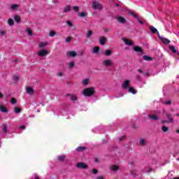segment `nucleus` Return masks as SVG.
I'll use <instances>...</instances> for the list:
<instances>
[{
	"instance_id": "obj_39",
	"label": "nucleus",
	"mask_w": 179,
	"mask_h": 179,
	"mask_svg": "<svg viewBox=\"0 0 179 179\" xmlns=\"http://www.w3.org/2000/svg\"><path fill=\"white\" fill-rule=\"evenodd\" d=\"M105 55H106V57H110V55H111V50H107L105 52Z\"/></svg>"
},
{
	"instance_id": "obj_56",
	"label": "nucleus",
	"mask_w": 179,
	"mask_h": 179,
	"mask_svg": "<svg viewBox=\"0 0 179 179\" xmlns=\"http://www.w3.org/2000/svg\"><path fill=\"white\" fill-rule=\"evenodd\" d=\"M138 72H139L140 73H142V69H138Z\"/></svg>"
},
{
	"instance_id": "obj_13",
	"label": "nucleus",
	"mask_w": 179,
	"mask_h": 179,
	"mask_svg": "<svg viewBox=\"0 0 179 179\" xmlns=\"http://www.w3.org/2000/svg\"><path fill=\"white\" fill-rule=\"evenodd\" d=\"M134 51L136 52H140L141 54H143V50H142V48L139 46H134L133 48Z\"/></svg>"
},
{
	"instance_id": "obj_44",
	"label": "nucleus",
	"mask_w": 179,
	"mask_h": 179,
	"mask_svg": "<svg viewBox=\"0 0 179 179\" xmlns=\"http://www.w3.org/2000/svg\"><path fill=\"white\" fill-rule=\"evenodd\" d=\"M5 34H6V32L3 29H0V36H5Z\"/></svg>"
},
{
	"instance_id": "obj_31",
	"label": "nucleus",
	"mask_w": 179,
	"mask_h": 179,
	"mask_svg": "<svg viewBox=\"0 0 179 179\" xmlns=\"http://www.w3.org/2000/svg\"><path fill=\"white\" fill-rule=\"evenodd\" d=\"M89 82H90V80L89 78H86L83 80V85L84 86H87V85H89Z\"/></svg>"
},
{
	"instance_id": "obj_16",
	"label": "nucleus",
	"mask_w": 179,
	"mask_h": 179,
	"mask_svg": "<svg viewBox=\"0 0 179 179\" xmlns=\"http://www.w3.org/2000/svg\"><path fill=\"white\" fill-rule=\"evenodd\" d=\"M109 169L111 171H118V170H120V166L117 165H111Z\"/></svg>"
},
{
	"instance_id": "obj_29",
	"label": "nucleus",
	"mask_w": 179,
	"mask_h": 179,
	"mask_svg": "<svg viewBox=\"0 0 179 179\" xmlns=\"http://www.w3.org/2000/svg\"><path fill=\"white\" fill-rule=\"evenodd\" d=\"M143 59H144V61H152L153 58H152L148 55H144L143 57Z\"/></svg>"
},
{
	"instance_id": "obj_57",
	"label": "nucleus",
	"mask_w": 179,
	"mask_h": 179,
	"mask_svg": "<svg viewBox=\"0 0 179 179\" xmlns=\"http://www.w3.org/2000/svg\"><path fill=\"white\" fill-rule=\"evenodd\" d=\"M2 97H3V94H2V93L0 92V99H2Z\"/></svg>"
},
{
	"instance_id": "obj_32",
	"label": "nucleus",
	"mask_w": 179,
	"mask_h": 179,
	"mask_svg": "<svg viewBox=\"0 0 179 179\" xmlns=\"http://www.w3.org/2000/svg\"><path fill=\"white\" fill-rule=\"evenodd\" d=\"M86 16H87V13H86L85 12H81V13H78L79 17H86Z\"/></svg>"
},
{
	"instance_id": "obj_46",
	"label": "nucleus",
	"mask_w": 179,
	"mask_h": 179,
	"mask_svg": "<svg viewBox=\"0 0 179 179\" xmlns=\"http://www.w3.org/2000/svg\"><path fill=\"white\" fill-rule=\"evenodd\" d=\"M92 174H97L99 173V171L96 169H93L92 170Z\"/></svg>"
},
{
	"instance_id": "obj_11",
	"label": "nucleus",
	"mask_w": 179,
	"mask_h": 179,
	"mask_svg": "<svg viewBox=\"0 0 179 179\" xmlns=\"http://www.w3.org/2000/svg\"><path fill=\"white\" fill-rule=\"evenodd\" d=\"M116 19H117V22L119 23H121L122 24H124V23H125L127 22L125 18H124L123 17L120 16V15L117 16Z\"/></svg>"
},
{
	"instance_id": "obj_35",
	"label": "nucleus",
	"mask_w": 179,
	"mask_h": 179,
	"mask_svg": "<svg viewBox=\"0 0 179 179\" xmlns=\"http://www.w3.org/2000/svg\"><path fill=\"white\" fill-rule=\"evenodd\" d=\"M149 29L150 30L151 33H156V31H157V29L152 26H150Z\"/></svg>"
},
{
	"instance_id": "obj_60",
	"label": "nucleus",
	"mask_w": 179,
	"mask_h": 179,
	"mask_svg": "<svg viewBox=\"0 0 179 179\" xmlns=\"http://www.w3.org/2000/svg\"><path fill=\"white\" fill-rule=\"evenodd\" d=\"M35 179H39V178H38V176H36V177H35Z\"/></svg>"
},
{
	"instance_id": "obj_38",
	"label": "nucleus",
	"mask_w": 179,
	"mask_h": 179,
	"mask_svg": "<svg viewBox=\"0 0 179 179\" xmlns=\"http://www.w3.org/2000/svg\"><path fill=\"white\" fill-rule=\"evenodd\" d=\"M92 34H93V32H92V31H87V38H89L90 37H92Z\"/></svg>"
},
{
	"instance_id": "obj_54",
	"label": "nucleus",
	"mask_w": 179,
	"mask_h": 179,
	"mask_svg": "<svg viewBox=\"0 0 179 179\" xmlns=\"http://www.w3.org/2000/svg\"><path fill=\"white\" fill-rule=\"evenodd\" d=\"M94 162H95V163H99V158H95Z\"/></svg>"
},
{
	"instance_id": "obj_51",
	"label": "nucleus",
	"mask_w": 179,
	"mask_h": 179,
	"mask_svg": "<svg viewBox=\"0 0 179 179\" xmlns=\"http://www.w3.org/2000/svg\"><path fill=\"white\" fill-rule=\"evenodd\" d=\"M19 129H22V130L26 129V126L20 125V126L19 127Z\"/></svg>"
},
{
	"instance_id": "obj_18",
	"label": "nucleus",
	"mask_w": 179,
	"mask_h": 179,
	"mask_svg": "<svg viewBox=\"0 0 179 179\" xmlns=\"http://www.w3.org/2000/svg\"><path fill=\"white\" fill-rule=\"evenodd\" d=\"M0 111L1 113H8V108H6L2 103H0Z\"/></svg>"
},
{
	"instance_id": "obj_22",
	"label": "nucleus",
	"mask_w": 179,
	"mask_h": 179,
	"mask_svg": "<svg viewBox=\"0 0 179 179\" xmlns=\"http://www.w3.org/2000/svg\"><path fill=\"white\" fill-rule=\"evenodd\" d=\"M139 145H141V146H145V145H146V139L143 138H140Z\"/></svg>"
},
{
	"instance_id": "obj_50",
	"label": "nucleus",
	"mask_w": 179,
	"mask_h": 179,
	"mask_svg": "<svg viewBox=\"0 0 179 179\" xmlns=\"http://www.w3.org/2000/svg\"><path fill=\"white\" fill-rule=\"evenodd\" d=\"M71 40H72V38L71 37L66 38V43H70Z\"/></svg>"
},
{
	"instance_id": "obj_27",
	"label": "nucleus",
	"mask_w": 179,
	"mask_h": 179,
	"mask_svg": "<svg viewBox=\"0 0 179 179\" xmlns=\"http://www.w3.org/2000/svg\"><path fill=\"white\" fill-rule=\"evenodd\" d=\"M99 51H100V48L99 46H95L93 50H92V52L94 54H97V52H99Z\"/></svg>"
},
{
	"instance_id": "obj_48",
	"label": "nucleus",
	"mask_w": 179,
	"mask_h": 179,
	"mask_svg": "<svg viewBox=\"0 0 179 179\" xmlns=\"http://www.w3.org/2000/svg\"><path fill=\"white\" fill-rule=\"evenodd\" d=\"M73 9L74 12H79V7H78V6H73Z\"/></svg>"
},
{
	"instance_id": "obj_30",
	"label": "nucleus",
	"mask_w": 179,
	"mask_h": 179,
	"mask_svg": "<svg viewBox=\"0 0 179 179\" xmlns=\"http://www.w3.org/2000/svg\"><path fill=\"white\" fill-rule=\"evenodd\" d=\"M3 132H4V134H7L8 133V126L6 125V124H3Z\"/></svg>"
},
{
	"instance_id": "obj_33",
	"label": "nucleus",
	"mask_w": 179,
	"mask_h": 179,
	"mask_svg": "<svg viewBox=\"0 0 179 179\" xmlns=\"http://www.w3.org/2000/svg\"><path fill=\"white\" fill-rule=\"evenodd\" d=\"M14 20H15V21L16 22V23H20V20H21L20 16H19V15H15V16L14 17Z\"/></svg>"
},
{
	"instance_id": "obj_59",
	"label": "nucleus",
	"mask_w": 179,
	"mask_h": 179,
	"mask_svg": "<svg viewBox=\"0 0 179 179\" xmlns=\"http://www.w3.org/2000/svg\"><path fill=\"white\" fill-rule=\"evenodd\" d=\"M122 139H124V136H122L119 138L120 141H122Z\"/></svg>"
},
{
	"instance_id": "obj_45",
	"label": "nucleus",
	"mask_w": 179,
	"mask_h": 179,
	"mask_svg": "<svg viewBox=\"0 0 179 179\" xmlns=\"http://www.w3.org/2000/svg\"><path fill=\"white\" fill-rule=\"evenodd\" d=\"M13 80L15 83L18 82L19 81V76H14Z\"/></svg>"
},
{
	"instance_id": "obj_20",
	"label": "nucleus",
	"mask_w": 179,
	"mask_h": 179,
	"mask_svg": "<svg viewBox=\"0 0 179 179\" xmlns=\"http://www.w3.org/2000/svg\"><path fill=\"white\" fill-rule=\"evenodd\" d=\"M167 120H163L162 122H166V123H169V122H173V117H171V115H167Z\"/></svg>"
},
{
	"instance_id": "obj_2",
	"label": "nucleus",
	"mask_w": 179,
	"mask_h": 179,
	"mask_svg": "<svg viewBox=\"0 0 179 179\" xmlns=\"http://www.w3.org/2000/svg\"><path fill=\"white\" fill-rule=\"evenodd\" d=\"M92 9L94 10H101V9H103V6L100 4V2L94 1L92 2Z\"/></svg>"
},
{
	"instance_id": "obj_14",
	"label": "nucleus",
	"mask_w": 179,
	"mask_h": 179,
	"mask_svg": "<svg viewBox=\"0 0 179 179\" xmlns=\"http://www.w3.org/2000/svg\"><path fill=\"white\" fill-rule=\"evenodd\" d=\"M26 92L27 93H28V94H30V95L34 94V90H33V88L31 87H27Z\"/></svg>"
},
{
	"instance_id": "obj_26",
	"label": "nucleus",
	"mask_w": 179,
	"mask_h": 179,
	"mask_svg": "<svg viewBox=\"0 0 179 179\" xmlns=\"http://www.w3.org/2000/svg\"><path fill=\"white\" fill-rule=\"evenodd\" d=\"M25 33L28 34V36H33V31H31V29L27 28L25 30Z\"/></svg>"
},
{
	"instance_id": "obj_25",
	"label": "nucleus",
	"mask_w": 179,
	"mask_h": 179,
	"mask_svg": "<svg viewBox=\"0 0 179 179\" xmlns=\"http://www.w3.org/2000/svg\"><path fill=\"white\" fill-rule=\"evenodd\" d=\"M149 120H152L153 121L157 120V116L156 115H148Z\"/></svg>"
},
{
	"instance_id": "obj_41",
	"label": "nucleus",
	"mask_w": 179,
	"mask_h": 179,
	"mask_svg": "<svg viewBox=\"0 0 179 179\" xmlns=\"http://www.w3.org/2000/svg\"><path fill=\"white\" fill-rule=\"evenodd\" d=\"M66 24L69 26V27H72L73 26V24L69 20L66 22Z\"/></svg>"
},
{
	"instance_id": "obj_53",
	"label": "nucleus",
	"mask_w": 179,
	"mask_h": 179,
	"mask_svg": "<svg viewBox=\"0 0 179 179\" xmlns=\"http://www.w3.org/2000/svg\"><path fill=\"white\" fill-rule=\"evenodd\" d=\"M95 179H104L103 176H97L95 178Z\"/></svg>"
},
{
	"instance_id": "obj_58",
	"label": "nucleus",
	"mask_w": 179,
	"mask_h": 179,
	"mask_svg": "<svg viewBox=\"0 0 179 179\" xmlns=\"http://www.w3.org/2000/svg\"><path fill=\"white\" fill-rule=\"evenodd\" d=\"M124 96V94L121 93L120 96H119L118 97H123Z\"/></svg>"
},
{
	"instance_id": "obj_7",
	"label": "nucleus",
	"mask_w": 179,
	"mask_h": 179,
	"mask_svg": "<svg viewBox=\"0 0 179 179\" xmlns=\"http://www.w3.org/2000/svg\"><path fill=\"white\" fill-rule=\"evenodd\" d=\"M38 57H45V55H48V50L43 49L38 51Z\"/></svg>"
},
{
	"instance_id": "obj_34",
	"label": "nucleus",
	"mask_w": 179,
	"mask_h": 179,
	"mask_svg": "<svg viewBox=\"0 0 179 179\" xmlns=\"http://www.w3.org/2000/svg\"><path fill=\"white\" fill-rule=\"evenodd\" d=\"M14 111H15V114H20V113L22 112V109L19 107H15L14 108Z\"/></svg>"
},
{
	"instance_id": "obj_61",
	"label": "nucleus",
	"mask_w": 179,
	"mask_h": 179,
	"mask_svg": "<svg viewBox=\"0 0 179 179\" xmlns=\"http://www.w3.org/2000/svg\"><path fill=\"white\" fill-rule=\"evenodd\" d=\"M116 6H119V5H118V4H116Z\"/></svg>"
},
{
	"instance_id": "obj_8",
	"label": "nucleus",
	"mask_w": 179,
	"mask_h": 179,
	"mask_svg": "<svg viewBox=\"0 0 179 179\" xmlns=\"http://www.w3.org/2000/svg\"><path fill=\"white\" fill-rule=\"evenodd\" d=\"M76 167H78V169H83L84 170L87 169V165L83 162L78 163L76 164Z\"/></svg>"
},
{
	"instance_id": "obj_9",
	"label": "nucleus",
	"mask_w": 179,
	"mask_h": 179,
	"mask_svg": "<svg viewBox=\"0 0 179 179\" xmlns=\"http://www.w3.org/2000/svg\"><path fill=\"white\" fill-rule=\"evenodd\" d=\"M66 96L67 97H69L72 101H76V100H78V96H76V94H67Z\"/></svg>"
},
{
	"instance_id": "obj_37",
	"label": "nucleus",
	"mask_w": 179,
	"mask_h": 179,
	"mask_svg": "<svg viewBox=\"0 0 179 179\" xmlns=\"http://www.w3.org/2000/svg\"><path fill=\"white\" fill-rule=\"evenodd\" d=\"M70 10H71V6H66L64 9V13H66L69 12Z\"/></svg>"
},
{
	"instance_id": "obj_3",
	"label": "nucleus",
	"mask_w": 179,
	"mask_h": 179,
	"mask_svg": "<svg viewBox=\"0 0 179 179\" xmlns=\"http://www.w3.org/2000/svg\"><path fill=\"white\" fill-rule=\"evenodd\" d=\"M122 87L123 90H128L131 87V80H125L122 83Z\"/></svg>"
},
{
	"instance_id": "obj_17",
	"label": "nucleus",
	"mask_w": 179,
	"mask_h": 179,
	"mask_svg": "<svg viewBox=\"0 0 179 179\" xmlns=\"http://www.w3.org/2000/svg\"><path fill=\"white\" fill-rule=\"evenodd\" d=\"M158 37L160 38L161 41H162V43H163L164 44H169V43H170V41H169V39L164 38L160 36L159 35V33H158Z\"/></svg>"
},
{
	"instance_id": "obj_21",
	"label": "nucleus",
	"mask_w": 179,
	"mask_h": 179,
	"mask_svg": "<svg viewBox=\"0 0 179 179\" xmlns=\"http://www.w3.org/2000/svg\"><path fill=\"white\" fill-rule=\"evenodd\" d=\"M48 45V42H41L38 45L39 48H44Z\"/></svg>"
},
{
	"instance_id": "obj_1",
	"label": "nucleus",
	"mask_w": 179,
	"mask_h": 179,
	"mask_svg": "<svg viewBox=\"0 0 179 179\" xmlns=\"http://www.w3.org/2000/svg\"><path fill=\"white\" fill-rule=\"evenodd\" d=\"M83 93L84 96H86L87 97L93 96L94 94V87L85 89Z\"/></svg>"
},
{
	"instance_id": "obj_12",
	"label": "nucleus",
	"mask_w": 179,
	"mask_h": 179,
	"mask_svg": "<svg viewBox=\"0 0 179 179\" xmlns=\"http://www.w3.org/2000/svg\"><path fill=\"white\" fill-rule=\"evenodd\" d=\"M129 15H131V16H133V17H135L136 19H137L138 23H140V24H143V21L139 20V18L136 16V15L135 13H134V12L132 11H129Z\"/></svg>"
},
{
	"instance_id": "obj_6",
	"label": "nucleus",
	"mask_w": 179,
	"mask_h": 179,
	"mask_svg": "<svg viewBox=\"0 0 179 179\" xmlns=\"http://www.w3.org/2000/svg\"><path fill=\"white\" fill-rule=\"evenodd\" d=\"M122 40L124 43L125 45H129V47L134 45V41H131L130 39L123 38Z\"/></svg>"
},
{
	"instance_id": "obj_4",
	"label": "nucleus",
	"mask_w": 179,
	"mask_h": 179,
	"mask_svg": "<svg viewBox=\"0 0 179 179\" xmlns=\"http://www.w3.org/2000/svg\"><path fill=\"white\" fill-rule=\"evenodd\" d=\"M102 65H103V66H106V67L113 66V61L109 59H105L102 62Z\"/></svg>"
},
{
	"instance_id": "obj_47",
	"label": "nucleus",
	"mask_w": 179,
	"mask_h": 179,
	"mask_svg": "<svg viewBox=\"0 0 179 179\" xmlns=\"http://www.w3.org/2000/svg\"><path fill=\"white\" fill-rule=\"evenodd\" d=\"M164 104H166V106H170V104H171V101H166L165 102H164Z\"/></svg>"
},
{
	"instance_id": "obj_19",
	"label": "nucleus",
	"mask_w": 179,
	"mask_h": 179,
	"mask_svg": "<svg viewBox=\"0 0 179 179\" xmlns=\"http://www.w3.org/2000/svg\"><path fill=\"white\" fill-rule=\"evenodd\" d=\"M106 41H107V38H106V37L104 36H101L99 38V43L101 44V45H104V44H106Z\"/></svg>"
},
{
	"instance_id": "obj_10",
	"label": "nucleus",
	"mask_w": 179,
	"mask_h": 179,
	"mask_svg": "<svg viewBox=\"0 0 179 179\" xmlns=\"http://www.w3.org/2000/svg\"><path fill=\"white\" fill-rule=\"evenodd\" d=\"M66 55L67 57H71L72 58H75V57L78 55V53H76V51L71 50V51L67 52Z\"/></svg>"
},
{
	"instance_id": "obj_24",
	"label": "nucleus",
	"mask_w": 179,
	"mask_h": 179,
	"mask_svg": "<svg viewBox=\"0 0 179 179\" xmlns=\"http://www.w3.org/2000/svg\"><path fill=\"white\" fill-rule=\"evenodd\" d=\"M76 150L78 152H84V150H86V147H83V146H80V147H78Z\"/></svg>"
},
{
	"instance_id": "obj_42",
	"label": "nucleus",
	"mask_w": 179,
	"mask_h": 179,
	"mask_svg": "<svg viewBox=\"0 0 179 179\" xmlns=\"http://www.w3.org/2000/svg\"><path fill=\"white\" fill-rule=\"evenodd\" d=\"M162 131H163V132H167L169 131V127H167L166 126H163Z\"/></svg>"
},
{
	"instance_id": "obj_36",
	"label": "nucleus",
	"mask_w": 179,
	"mask_h": 179,
	"mask_svg": "<svg viewBox=\"0 0 179 179\" xmlns=\"http://www.w3.org/2000/svg\"><path fill=\"white\" fill-rule=\"evenodd\" d=\"M75 66V62L71 61L69 63V69H72Z\"/></svg>"
},
{
	"instance_id": "obj_49",
	"label": "nucleus",
	"mask_w": 179,
	"mask_h": 179,
	"mask_svg": "<svg viewBox=\"0 0 179 179\" xmlns=\"http://www.w3.org/2000/svg\"><path fill=\"white\" fill-rule=\"evenodd\" d=\"M16 101H17L16 99L12 98L10 103H11V104H16Z\"/></svg>"
},
{
	"instance_id": "obj_23",
	"label": "nucleus",
	"mask_w": 179,
	"mask_h": 179,
	"mask_svg": "<svg viewBox=\"0 0 179 179\" xmlns=\"http://www.w3.org/2000/svg\"><path fill=\"white\" fill-rule=\"evenodd\" d=\"M66 156L64 155H59V156L57 157V160H58L59 162H64V161L65 160V158H66Z\"/></svg>"
},
{
	"instance_id": "obj_28",
	"label": "nucleus",
	"mask_w": 179,
	"mask_h": 179,
	"mask_svg": "<svg viewBox=\"0 0 179 179\" xmlns=\"http://www.w3.org/2000/svg\"><path fill=\"white\" fill-rule=\"evenodd\" d=\"M8 24H9V26H13V24H15V20L12 18H9L8 20Z\"/></svg>"
},
{
	"instance_id": "obj_15",
	"label": "nucleus",
	"mask_w": 179,
	"mask_h": 179,
	"mask_svg": "<svg viewBox=\"0 0 179 179\" xmlns=\"http://www.w3.org/2000/svg\"><path fill=\"white\" fill-rule=\"evenodd\" d=\"M129 93H131V94H136L138 93V90L136 89H134V87H131L127 90Z\"/></svg>"
},
{
	"instance_id": "obj_43",
	"label": "nucleus",
	"mask_w": 179,
	"mask_h": 179,
	"mask_svg": "<svg viewBox=\"0 0 179 179\" xmlns=\"http://www.w3.org/2000/svg\"><path fill=\"white\" fill-rule=\"evenodd\" d=\"M55 31H50V33H49V36H50V37H54V36H55Z\"/></svg>"
},
{
	"instance_id": "obj_55",
	"label": "nucleus",
	"mask_w": 179,
	"mask_h": 179,
	"mask_svg": "<svg viewBox=\"0 0 179 179\" xmlns=\"http://www.w3.org/2000/svg\"><path fill=\"white\" fill-rule=\"evenodd\" d=\"M147 171H148V173H150V171H152V168H149Z\"/></svg>"
},
{
	"instance_id": "obj_40",
	"label": "nucleus",
	"mask_w": 179,
	"mask_h": 179,
	"mask_svg": "<svg viewBox=\"0 0 179 179\" xmlns=\"http://www.w3.org/2000/svg\"><path fill=\"white\" fill-rule=\"evenodd\" d=\"M169 48L171 50L172 52L175 53L177 52V50H176V47L174 46H170Z\"/></svg>"
},
{
	"instance_id": "obj_52",
	"label": "nucleus",
	"mask_w": 179,
	"mask_h": 179,
	"mask_svg": "<svg viewBox=\"0 0 179 179\" xmlns=\"http://www.w3.org/2000/svg\"><path fill=\"white\" fill-rule=\"evenodd\" d=\"M57 76H64V73L62 72L57 73Z\"/></svg>"
},
{
	"instance_id": "obj_5",
	"label": "nucleus",
	"mask_w": 179,
	"mask_h": 179,
	"mask_svg": "<svg viewBox=\"0 0 179 179\" xmlns=\"http://www.w3.org/2000/svg\"><path fill=\"white\" fill-rule=\"evenodd\" d=\"M19 8H20V4L13 3L10 6V9L12 12H17L19 10Z\"/></svg>"
}]
</instances>
